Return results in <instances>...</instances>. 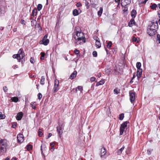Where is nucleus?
I'll return each instance as SVG.
<instances>
[{
	"instance_id": "obj_1",
	"label": "nucleus",
	"mask_w": 160,
	"mask_h": 160,
	"mask_svg": "<svg viewBox=\"0 0 160 160\" xmlns=\"http://www.w3.org/2000/svg\"><path fill=\"white\" fill-rule=\"evenodd\" d=\"M73 38L76 40H78L75 42L77 44H80L85 42L86 41L83 33L81 32H76Z\"/></svg>"
},
{
	"instance_id": "obj_2",
	"label": "nucleus",
	"mask_w": 160,
	"mask_h": 160,
	"mask_svg": "<svg viewBox=\"0 0 160 160\" xmlns=\"http://www.w3.org/2000/svg\"><path fill=\"white\" fill-rule=\"evenodd\" d=\"M158 28V24L157 22L156 23L153 22L151 25L148 27L147 33L150 36L154 35L156 33L157 30Z\"/></svg>"
},
{
	"instance_id": "obj_3",
	"label": "nucleus",
	"mask_w": 160,
	"mask_h": 160,
	"mask_svg": "<svg viewBox=\"0 0 160 160\" xmlns=\"http://www.w3.org/2000/svg\"><path fill=\"white\" fill-rule=\"evenodd\" d=\"M8 144L6 140L1 139L0 140V154L6 152Z\"/></svg>"
},
{
	"instance_id": "obj_4",
	"label": "nucleus",
	"mask_w": 160,
	"mask_h": 160,
	"mask_svg": "<svg viewBox=\"0 0 160 160\" xmlns=\"http://www.w3.org/2000/svg\"><path fill=\"white\" fill-rule=\"evenodd\" d=\"M129 122L126 121L122 123L121 125L120 128V134L122 135L123 132L124 131L125 128L127 126V124Z\"/></svg>"
},
{
	"instance_id": "obj_5",
	"label": "nucleus",
	"mask_w": 160,
	"mask_h": 160,
	"mask_svg": "<svg viewBox=\"0 0 160 160\" xmlns=\"http://www.w3.org/2000/svg\"><path fill=\"white\" fill-rule=\"evenodd\" d=\"M129 94L130 102L132 103H133L134 102L135 98V93L131 91H129Z\"/></svg>"
},
{
	"instance_id": "obj_6",
	"label": "nucleus",
	"mask_w": 160,
	"mask_h": 160,
	"mask_svg": "<svg viewBox=\"0 0 160 160\" xmlns=\"http://www.w3.org/2000/svg\"><path fill=\"white\" fill-rule=\"evenodd\" d=\"M59 82L58 80L56 79L55 80L54 87L53 88L54 92H57L58 90Z\"/></svg>"
},
{
	"instance_id": "obj_7",
	"label": "nucleus",
	"mask_w": 160,
	"mask_h": 160,
	"mask_svg": "<svg viewBox=\"0 0 160 160\" xmlns=\"http://www.w3.org/2000/svg\"><path fill=\"white\" fill-rule=\"evenodd\" d=\"M106 149L104 148H102L101 149V153L100 154V157L102 158H105L107 156L106 154Z\"/></svg>"
},
{
	"instance_id": "obj_8",
	"label": "nucleus",
	"mask_w": 160,
	"mask_h": 160,
	"mask_svg": "<svg viewBox=\"0 0 160 160\" xmlns=\"http://www.w3.org/2000/svg\"><path fill=\"white\" fill-rule=\"evenodd\" d=\"M23 135L21 134H19L17 135V138L18 142L19 143H21L23 142Z\"/></svg>"
},
{
	"instance_id": "obj_9",
	"label": "nucleus",
	"mask_w": 160,
	"mask_h": 160,
	"mask_svg": "<svg viewBox=\"0 0 160 160\" xmlns=\"http://www.w3.org/2000/svg\"><path fill=\"white\" fill-rule=\"evenodd\" d=\"M18 60L19 62H20L21 59L23 58L24 55L22 53V51L21 49H20L18 52Z\"/></svg>"
},
{
	"instance_id": "obj_10",
	"label": "nucleus",
	"mask_w": 160,
	"mask_h": 160,
	"mask_svg": "<svg viewBox=\"0 0 160 160\" xmlns=\"http://www.w3.org/2000/svg\"><path fill=\"white\" fill-rule=\"evenodd\" d=\"M131 2V0H122V2L121 4L122 7L124 5L127 6Z\"/></svg>"
},
{
	"instance_id": "obj_11",
	"label": "nucleus",
	"mask_w": 160,
	"mask_h": 160,
	"mask_svg": "<svg viewBox=\"0 0 160 160\" xmlns=\"http://www.w3.org/2000/svg\"><path fill=\"white\" fill-rule=\"evenodd\" d=\"M63 129L60 126H59L57 127V131L59 135V137H61V135L62 134Z\"/></svg>"
},
{
	"instance_id": "obj_12",
	"label": "nucleus",
	"mask_w": 160,
	"mask_h": 160,
	"mask_svg": "<svg viewBox=\"0 0 160 160\" xmlns=\"http://www.w3.org/2000/svg\"><path fill=\"white\" fill-rule=\"evenodd\" d=\"M49 42V40L48 39H42V41L40 42V43L43 44L44 45H47Z\"/></svg>"
},
{
	"instance_id": "obj_13",
	"label": "nucleus",
	"mask_w": 160,
	"mask_h": 160,
	"mask_svg": "<svg viewBox=\"0 0 160 160\" xmlns=\"http://www.w3.org/2000/svg\"><path fill=\"white\" fill-rule=\"evenodd\" d=\"M23 116V113L22 112H19L17 115L16 119L18 120H20Z\"/></svg>"
},
{
	"instance_id": "obj_14",
	"label": "nucleus",
	"mask_w": 160,
	"mask_h": 160,
	"mask_svg": "<svg viewBox=\"0 0 160 160\" xmlns=\"http://www.w3.org/2000/svg\"><path fill=\"white\" fill-rule=\"evenodd\" d=\"M77 74V72L76 71H74L73 72L71 75L69 77V78L71 79H72L75 78Z\"/></svg>"
},
{
	"instance_id": "obj_15",
	"label": "nucleus",
	"mask_w": 160,
	"mask_h": 160,
	"mask_svg": "<svg viewBox=\"0 0 160 160\" xmlns=\"http://www.w3.org/2000/svg\"><path fill=\"white\" fill-rule=\"evenodd\" d=\"M142 70L141 69H137V76L138 78H140L142 75Z\"/></svg>"
},
{
	"instance_id": "obj_16",
	"label": "nucleus",
	"mask_w": 160,
	"mask_h": 160,
	"mask_svg": "<svg viewBox=\"0 0 160 160\" xmlns=\"http://www.w3.org/2000/svg\"><path fill=\"white\" fill-rule=\"evenodd\" d=\"M136 23L135 22L134 20L133 19H131L129 22V27H131L134 25H135Z\"/></svg>"
},
{
	"instance_id": "obj_17",
	"label": "nucleus",
	"mask_w": 160,
	"mask_h": 160,
	"mask_svg": "<svg viewBox=\"0 0 160 160\" xmlns=\"http://www.w3.org/2000/svg\"><path fill=\"white\" fill-rule=\"evenodd\" d=\"M137 14L136 10L133 9L131 12V16L133 18H135Z\"/></svg>"
},
{
	"instance_id": "obj_18",
	"label": "nucleus",
	"mask_w": 160,
	"mask_h": 160,
	"mask_svg": "<svg viewBox=\"0 0 160 160\" xmlns=\"http://www.w3.org/2000/svg\"><path fill=\"white\" fill-rule=\"evenodd\" d=\"M105 82L104 80H100L99 82H97L96 85V86L97 87L99 86V85H102Z\"/></svg>"
},
{
	"instance_id": "obj_19",
	"label": "nucleus",
	"mask_w": 160,
	"mask_h": 160,
	"mask_svg": "<svg viewBox=\"0 0 160 160\" xmlns=\"http://www.w3.org/2000/svg\"><path fill=\"white\" fill-rule=\"evenodd\" d=\"M37 14V10L36 8H34L32 11V15L34 17L35 16H36Z\"/></svg>"
},
{
	"instance_id": "obj_20",
	"label": "nucleus",
	"mask_w": 160,
	"mask_h": 160,
	"mask_svg": "<svg viewBox=\"0 0 160 160\" xmlns=\"http://www.w3.org/2000/svg\"><path fill=\"white\" fill-rule=\"evenodd\" d=\"M95 44L96 47L98 48H100L101 46V44L99 40L98 41H96Z\"/></svg>"
},
{
	"instance_id": "obj_21",
	"label": "nucleus",
	"mask_w": 160,
	"mask_h": 160,
	"mask_svg": "<svg viewBox=\"0 0 160 160\" xmlns=\"http://www.w3.org/2000/svg\"><path fill=\"white\" fill-rule=\"evenodd\" d=\"M139 38H135V37H133L132 41L133 42H138L139 41Z\"/></svg>"
},
{
	"instance_id": "obj_22",
	"label": "nucleus",
	"mask_w": 160,
	"mask_h": 160,
	"mask_svg": "<svg viewBox=\"0 0 160 160\" xmlns=\"http://www.w3.org/2000/svg\"><path fill=\"white\" fill-rule=\"evenodd\" d=\"M31 26H33L35 25V24L36 23V20H34L33 19V18H32V17L31 18Z\"/></svg>"
},
{
	"instance_id": "obj_23",
	"label": "nucleus",
	"mask_w": 160,
	"mask_h": 160,
	"mask_svg": "<svg viewBox=\"0 0 160 160\" xmlns=\"http://www.w3.org/2000/svg\"><path fill=\"white\" fill-rule=\"evenodd\" d=\"M83 1H84V3L87 9H88L90 7L89 2L86 0H83Z\"/></svg>"
},
{
	"instance_id": "obj_24",
	"label": "nucleus",
	"mask_w": 160,
	"mask_h": 160,
	"mask_svg": "<svg viewBox=\"0 0 160 160\" xmlns=\"http://www.w3.org/2000/svg\"><path fill=\"white\" fill-rule=\"evenodd\" d=\"M45 78L44 76H42L40 80V83L41 84L43 85L44 84Z\"/></svg>"
},
{
	"instance_id": "obj_25",
	"label": "nucleus",
	"mask_w": 160,
	"mask_h": 160,
	"mask_svg": "<svg viewBox=\"0 0 160 160\" xmlns=\"http://www.w3.org/2000/svg\"><path fill=\"white\" fill-rule=\"evenodd\" d=\"M157 43L158 44L160 43V35L159 34L157 35Z\"/></svg>"
},
{
	"instance_id": "obj_26",
	"label": "nucleus",
	"mask_w": 160,
	"mask_h": 160,
	"mask_svg": "<svg viewBox=\"0 0 160 160\" xmlns=\"http://www.w3.org/2000/svg\"><path fill=\"white\" fill-rule=\"evenodd\" d=\"M73 14L74 16H76L78 15V11L77 9H74L73 11Z\"/></svg>"
},
{
	"instance_id": "obj_27",
	"label": "nucleus",
	"mask_w": 160,
	"mask_h": 160,
	"mask_svg": "<svg viewBox=\"0 0 160 160\" xmlns=\"http://www.w3.org/2000/svg\"><path fill=\"white\" fill-rule=\"evenodd\" d=\"M40 54L41 55V57H40V59L41 60H44V56H45V55L44 52H42Z\"/></svg>"
},
{
	"instance_id": "obj_28",
	"label": "nucleus",
	"mask_w": 160,
	"mask_h": 160,
	"mask_svg": "<svg viewBox=\"0 0 160 160\" xmlns=\"http://www.w3.org/2000/svg\"><path fill=\"white\" fill-rule=\"evenodd\" d=\"M103 10V9L102 8L100 7V10L99 11H98V15L99 16H101L102 15V13Z\"/></svg>"
},
{
	"instance_id": "obj_29",
	"label": "nucleus",
	"mask_w": 160,
	"mask_h": 160,
	"mask_svg": "<svg viewBox=\"0 0 160 160\" xmlns=\"http://www.w3.org/2000/svg\"><path fill=\"white\" fill-rule=\"evenodd\" d=\"M11 100H12V101L16 102L18 101V99L17 97H14L11 98Z\"/></svg>"
},
{
	"instance_id": "obj_30",
	"label": "nucleus",
	"mask_w": 160,
	"mask_h": 160,
	"mask_svg": "<svg viewBox=\"0 0 160 160\" xmlns=\"http://www.w3.org/2000/svg\"><path fill=\"white\" fill-rule=\"evenodd\" d=\"M124 148V147L123 146L121 149L118 150V155H120L122 151L123 150Z\"/></svg>"
},
{
	"instance_id": "obj_31",
	"label": "nucleus",
	"mask_w": 160,
	"mask_h": 160,
	"mask_svg": "<svg viewBox=\"0 0 160 160\" xmlns=\"http://www.w3.org/2000/svg\"><path fill=\"white\" fill-rule=\"evenodd\" d=\"M32 146L30 145H28L26 146L27 149L28 151L31 150L32 149Z\"/></svg>"
},
{
	"instance_id": "obj_32",
	"label": "nucleus",
	"mask_w": 160,
	"mask_h": 160,
	"mask_svg": "<svg viewBox=\"0 0 160 160\" xmlns=\"http://www.w3.org/2000/svg\"><path fill=\"white\" fill-rule=\"evenodd\" d=\"M141 66V64L140 62H137L136 63V67L137 68V69H141L140 68Z\"/></svg>"
},
{
	"instance_id": "obj_33",
	"label": "nucleus",
	"mask_w": 160,
	"mask_h": 160,
	"mask_svg": "<svg viewBox=\"0 0 160 160\" xmlns=\"http://www.w3.org/2000/svg\"><path fill=\"white\" fill-rule=\"evenodd\" d=\"M150 7L152 9H154L157 7V5L155 3H154L152 4V5Z\"/></svg>"
},
{
	"instance_id": "obj_34",
	"label": "nucleus",
	"mask_w": 160,
	"mask_h": 160,
	"mask_svg": "<svg viewBox=\"0 0 160 160\" xmlns=\"http://www.w3.org/2000/svg\"><path fill=\"white\" fill-rule=\"evenodd\" d=\"M50 145L51 147V151H53L54 149V143H50Z\"/></svg>"
},
{
	"instance_id": "obj_35",
	"label": "nucleus",
	"mask_w": 160,
	"mask_h": 160,
	"mask_svg": "<svg viewBox=\"0 0 160 160\" xmlns=\"http://www.w3.org/2000/svg\"><path fill=\"white\" fill-rule=\"evenodd\" d=\"M124 117V114L123 113H121L119 115V119L120 120H123Z\"/></svg>"
},
{
	"instance_id": "obj_36",
	"label": "nucleus",
	"mask_w": 160,
	"mask_h": 160,
	"mask_svg": "<svg viewBox=\"0 0 160 160\" xmlns=\"http://www.w3.org/2000/svg\"><path fill=\"white\" fill-rule=\"evenodd\" d=\"M114 93L118 94L119 93V90L118 88H116L114 90Z\"/></svg>"
},
{
	"instance_id": "obj_37",
	"label": "nucleus",
	"mask_w": 160,
	"mask_h": 160,
	"mask_svg": "<svg viewBox=\"0 0 160 160\" xmlns=\"http://www.w3.org/2000/svg\"><path fill=\"white\" fill-rule=\"evenodd\" d=\"M42 5L41 4H38L37 6V9L39 11H40L42 9Z\"/></svg>"
},
{
	"instance_id": "obj_38",
	"label": "nucleus",
	"mask_w": 160,
	"mask_h": 160,
	"mask_svg": "<svg viewBox=\"0 0 160 160\" xmlns=\"http://www.w3.org/2000/svg\"><path fill=\"white\" fill-rule=\"evenodd\" d=\"M79 90L81 92L83 90L82 87L81 86H78L76 88V91H77V90Z\"/></svg>"
},
{
	"instance_id": "obj_39",
	"label": "nucleus",
	"mask_w": 160,
	"mask_h": 160,
	"mask_svg": "<svg viewBox=\"0 0 160 160\" xmlns=\"http://www.w3.org/2000/svg\"><path fill=\"white\" fill-rule=\"evenodd\" d=\"M122 8L123 11L125 12L128 10V8L127 6L124 5L123 7H122Z\"/></svg>"
},
{
	"instance_id": "obj_40",
	"label": "nucleus",
	"mask_w": 160,
	"mask_h": 160,
	"mask_svg": "<svg viewBox=\"0 0 160 160\" xmlns=\"http://www.w3.org/2000/svg\"><path fill=\"white\" fill-rule=\"evenodd\" d=\"M112 45V42L111 41H110L108 42L107 45V47L108 48H110L111 47V46Z\"/></svg>"
},
{
	"instance_id": "obj_41",
	"label": "nucleus",
	"mask_w": 160,
	"mask_h": 160,
	"mask_svg": "<svg viewBox=\"0 0 160 160\" xmlns=\"http://www.w3.org/2000/svg\"><path fill=\"white\" fill-rule=\"evenodd\" d=\"M31 104L33 109H34L36 108L35 102H32Z\"/></svg>"
},
{
	"instance_id": "obj_42",
	"label": "nucleus",
	"mask_w": 160,
	"mask_h": 160,
	"mask_svg": "<svg viewBox=\"0 0 160 160\" xmlns=\"http://www.w3.org/2000/svg\"><path fill=\"white\" fill-rule=\"evenodd\" d=\"M5 118V116L4 115L2 114L1 112H0V119H3Z\"/></svg>"
},
{
	"instance_id": "obj_43",
	"label": "nucleus",
	"mask_w": 160,
	"mask_h": 160,
	"mask_svg": "<svg viewBox=\"0 0 160 160\" xmlns=\"http://www.w3.org/2000/svg\"><path fill=\"white\" fill-rule=\"evenodd\" d=\"M18 53L17 54H14L13 55L12 57L14 58H17L18 60Z\"/></svg>"
},
{
	"instance_id": "obj_44",
	"label": "nucleus",
	"mask_w": 160,
	"mask_h": 160,
	"mask_svg": "<svg viewBox=\"0 0 160 160\" xmlns=\"http://www.w3.org/2000/svg\"><path fill=\"white\" fill-rule=\"evenodd\" d=\"M38 99L39 100H40L41 99L42 96L41 93H39L38 94Z\"/></svg>"
},
{
	"instance_id": "obj_45",
	"label": "nucleus",
	"mask_w": 160,
	"mask_h": 160,
	"mask_svg": "<svg viewBox=\"0 0 160 160\" xmlns=\"http://www.w3.org/2000/svg\"><path fill=\"white\" fill-rule=\"evenodd\" d=\"M96 78L94 77H92L90 78V80L91 82H92L95 81Z\"/></svg>"
},
{
	"instance_id": "obj_46",
	"label": "nucleus",
	"mask_w": 160,
	"mask_h": 160,
	"mask_svg": "<svg viewBox=\"0 0 160 160\" xmlns=\"http://www.w3.org/2000/svg\"><path fill=\"white\" fill-rule=\"evenodd\" d=\"M92 54L94 57H96L97 56V53L96 51H93L92 52Z\"/></svg>"
},
{
	"instance_id": "obj_47",
	"label": "nucleus",
	"mask_w": 160,
	"mask_h": 160,
	"mask_svg": "<svg viewBox=\"0 0 160 160\" xmlns=\"http://www.w3.org/2000/svg\"><path fill=\"white\" fill-rule=\"evenodd\" d=\"M74 53L77 55L79 53V50L76 49L74 51Z\"/></svg>"
},
{
	"instance_id": "obj_48",
	"label": "nucleus",
	"mask_w": 160,
	"mask_h": 160,
	"mask_svg": "<svg viewBox=\"0 0 160 160\" xmlns=\"http://www.w3.org/2000/svg\"><path fill=\"white\" fill-rule=\"evenodd\" d=\"M30 62L32 63V64H33L34 63V59H33V58H32V57H31L30 59Z\"/></svg>"
},
{
	"instance_id": "obj_49",
	"label": "nucleus",
	"mask_w": 160,
	"mask_h": 160,
	"mask_svg": "<svg viewBox=\"0 0 160 160\" xmlns=\"http://www.w3.org/2000/svg\"><path fill=\"white\" fill-rule=\"evenodd\" d=\"M93 39L96 41H98L99 40V38L96 36H94L93 37Z\"/></svg>"
},
{
	"instance_id": "obj_50",
	"label": "nucleus",
	"mask_w": 160,
	"mask_h": 160,
	"mask_svg": "<svg viewBox=\"0 0 160 160\" xmlns=\"http://www.w3.org/2000/svg\"><path fill=\"white\" fill-rule=\"evenodd\" d=\"M42 135H43V133H42V132L41 131L39 130V131H38V136L39 137H41Z\"/></svg>"
},
{
	"instance_id": "obj_51",
	"label": "nucleus",
	"mask_w": 160,
	"mask_h": 160,
	"mask_svg": "<svg viewBox=\"0 0 160 160\" xmlns=\"http://www.w3.org/2000/svg\"><path fill=\"white\" fill-rule=\"evenodd\" d=\"M3 90L5 92H7L8 89L7 87L4 86L3 87Z\"/></svg>"
},
{
	"instance_id": "obj_52",
	"label": "nucleus",
	"mask_w": 160,
	"mask_h": 160,
	"mask_svg": "<svg viewBox=\"0 0 160 160\" xmlns=\"http://www.w3.org/2000/svg\"><path fill=\"white\" fill-rule=\"evenodd\" d=\"M114 70L116 72H119L117 67H114Z\"/></svg>"
},
{
	"instance_id": "obj_53",
	"label": "nucleus",
	"mask_w": 160,
	"mask_h": 160,
	"mask_svg": "<svg viewBox=\"0 0 160 160\" xmlns=\"http://www.w3.org/2000/svg\"><path fill=\"white\" fill-rule=\"evenodd\" d=\"M76 6L77 7H80L81 6L82 4L80 2H78V3H77L76 4Z\"/></svg>"
},
{
	"instance_id": "obj_54",
	"label": "nucleus",
	"mask_w": 160,
	"mask_h": 160,
	"mask_svg": "<svg viewBox=\"0 0 160 160\" xmlns=\"http://www.w3.org/2000/svg\"><path fill=\"white\" fill-rule=\"evenodd\" d=\"M17 123L16 122H14L12 125V127L13 128H15L17 126Z\"/></svg>"
},
{
	"instance_id": "obj_55",
	"label": "nucleus",
	"mask_w": 160,
	"mask_h": 160,
	"mask_svg": "<svg viewBox=\"0 0 160 160\" xmlns=\"http://www.w3.org/2000/svg\"><path fill=\"white\" fill-rule=\"evenodd\" d=\"M158 15L159 16V19L158 20V22H159V24H160V10L158 11Z\"/></svg>"
},
{
	"instance_id": "obj_56",
	"label": "nucleus",
	"mask_w": 160,
	"mask_h": 160,
	"mask_svg": "<svg viewBox=\"0 0 160 160\" xmlns=\"http://www.w3.org/2000/svg\"><path fill=\"white\" fill-rule=\"evenodd\" d=\"M52 134L51 133H49L48 136V137L47 138V139H48V138H49L50 137H51L52 136Z\"/></svg>"
},
{
	"instance_id": "obj_57",
	"label": "nucleus",
	"mask_w": 160,
	"mask_h": 160,
	"mask_svg": "<svg viewBox=\"0 0 160 160\" xmlns=\"http://www.w3.org/2000/svg\"><path fill=\"white\" fill-rule=\"evenodd\" d=\"M21 23L22 24H24L25 25V21L23 20H21Z\"/></svg>"
},
{
	"instance_id": "obj_58",
	"label": "nucleus",
	"mask_w": 160,
	"mask_h": 160,
	"mask_svg": "<svg viewBox=\"0 0 160 160\" xmlns=\"http://www.w3.org/2000/svg\"><path fill=\"white\" fill-rule=\"evenodd\" d=\"M42 145L41 146V153L42 155L43 154V152H42Z\"/></svg>"
},
{
	"instance_id": "obj_59",
	"label": "nucleus",
	"mask_w": 160,
	"mask_h": 160,
	"mask_svg": "<svg viewBox=\"0 0 160 160\" xmlns=\"http://www.w3.org/2000/svg\"><path fill=\"white\" fill-rule=\"evenodd\" d=\"M47 37H48L47 35H45L42 39H46L47 38Z\"/></svg>"
},
{
	"instance_id": "obj_60",
	"label": "nucleus",
	"mask_w": 160,
	"mask_h": 160,
	"mask_svg": "<svg viewBox=\"0 0 160 160\" xmlns=\"http://www.w3.org/2000/svg\"><path fill=\"white\" fill-rule=\"evenodd\" d=\"M13 68L15 69H16V68H18V66L17 65H15V66H13Z\"/></svg>"
},
{
	"instance_id": "obj_61",
	"label": "nucleus",
	"mask_w": 160,
	"mask_h": 160,
	"mask_svg": "<svg viewBox=\"0 0 160 160\" xmlns=\"http://www.w3.org/2000/svg\"><path fill=\"white\" fill-rule=\"evenodd\" d=\"M120 0H115V2L117 3L120 2Z\"/></svg>"
},
{
	"instance_id": "obj_62",
	"label": "nucleus",
	"mask_w": 160,
	"mask_h": 160,
	"mask_svg": "<svg viewBox=\"0 0 160 160\" xmlns=\"http://www.w3.org/2000/svg\"><path fill=\"white\" fill-rule=\"evenodd\" d=\"M148 0H145L142 3L143 4H145L146 2L148 1Z\"/></svg>"
},
{
	"instance_id": "obj_63",
	"label": "nucleus",
	"mask_w": 160,
	"mask_h": 160,
	"mask_svg": "<svg viewBox=\"0 0 160 160\" xmlns=\"http://www.w3.org/2000/svg\"><path fill=\"white\" fill-rule=\"evenodd\" d=\"M147 153H148V154L149 155L151 154V152L150 151H149V150H148L147 151Z\"/></svg>"
},
{
	"instance_id": "obj_64",
	"label": "nucleus",
	"mask_w": 160,
	"mask_h": 160,
	"mask_svg": "<svg viewBox=\"0 0 160 160\" xmlns=\"http://www.w3.org/2000/svg\"><path fill=\"white\" fill-rule=\"evenodd\" d=\"M101 74L100 73H99L98 75V78H100V77H101Z\"/></svg>"
}]
</instances>
